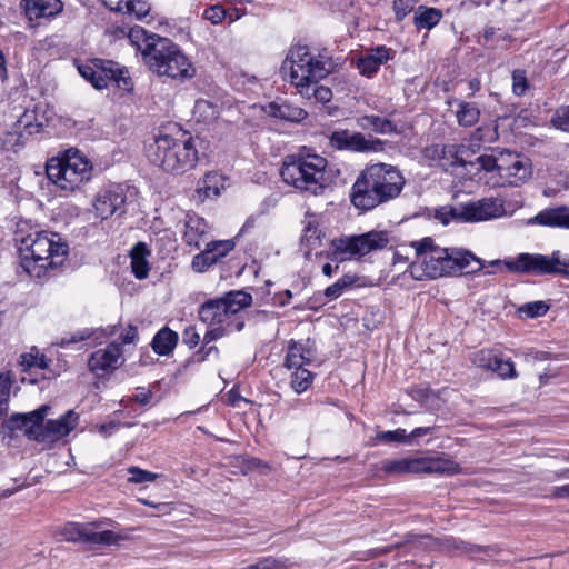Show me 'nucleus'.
I'll return each instance as SVG.
<instances>
[{
  "instance_id": "obj_34",
  "label": "nucleus",
  "mask_w": 569,
  "mask_h": 569,
  "mask_svg": "<svg viewBox=\"0 0 569 569\" xmlns=\"http://www.w3.org/2000/svg\"><path fill=\"white\" fill-rule=\"evenodd\" d=\"M381 469L388 475L417 473V458L387 460Z\"/></svg>"
},
{
  "instance_id": "obj_64",
  "label": "nucleus",
  "mask_w": 569,
  "mask_h": 569,
  "mask_svg": "<svg viewBox=\"0 0 569 569\" xmlns=\"http://www.w3.org/2000/svg\"><path fill=\"white\" fill-rule=\"evenodd\" d=\"M432 431V428L430 427H419V428H416L411 431L410 435H408V441L411 439V438H418V437H422V436H427L429 433H431Z\"/></svg>"
},
{
  "instance_id": "obj_33",
  "label": "nucleus",
  "mask_w": 569,
  "mask_h": 569,
  "mask_svg": "<svg viewBox=\"0 0 569 569\" xmlns=\"http://www.w3.org/2000/svg\"><path fill=\"white\" fill-rule=\"evenodd\" d=\"M360 277L352 273H346L339 278L335 283L327 287L323 291V296L329 300L339 298L346 290L358 284Z\"/></svg>"
},
{
  "instance_id": "obj_35",
  "label": "nucleus",
  "mask_w": 569,
  "mask_h": 569,
  "mask_svg": "<svg viewBox=\"0 0 569 569\" xmlns=\"http://www.w3.org/2000/svg\"><path fill=\"white\" fill-rule=\"evenodd\" d=\"M220 176L209 172L198 181L197 192L204 198L217 197L220 194Z\"/></svg>"
},
{
  "instance_id": "obj_7",
  "label": "nucleus",
  "mask_w": 569,
  "mask_h": 569,
  "mask_svg": "<svg viewBox=\"0 0 569 569\" xmlns=\"http://www.w3.org/2000/svg\"><path fill=\"white\" fill-rule=\"evenodd\" d=\"M327 159L316 153L287 156L280 176L289 186L313 196L321 194L328 187Z\"/></svg>"
},
{
  "instance_id": "obj_47",
  "label": "nucleus",
  "mask_w": 569,
  "mask_h": 569,
  "mask_svg": "<svg viewBox=\"0 0 569 569\" xmlns=\"http://www.w3.org/2000/svg\"><path fill=\"white\" fill-rule=\"evenodd\" d=\"M496 352L488 349H481L473 352L470 357L471 362L481 369L490 370Z\"/></svg>"
},
{
  "instance_id": "obj_32",
  "label": "nucleus",
  "mask_w": 569,
  "mask_h": 569,
  "mask_svg": "<svg viewBox=\"0 0 569 569\" xmlns=\"http://www.w3.org/2000/svg\"><path fill=\"white\" fill-rule=\"evenodd\" d=\"M456 117L460 126L472 127L479 121L480 110L473 102L459 101Z\"/></svg>"
},
{
  "instance_id": "obj_53",
  "label": "nucleus",
  "mask_w": 569,
  "mask_h": 569,
  "mask_svg": "<svg viewBox=\"0 0 569 569\" xmlns=\"http://www.w3.org/2000/svg\"><path fill=\"white\" fill-rule=\"evenodd\" d=\"M218 348L216 346H210L206 349L203 346L199 351L194 352L183 365V367H188L190 363H201L208 359L210 355L218 356Z\"/></svg>"
},
{
  "instance_id": "obj_38",
  "label": "nucleus",
  "mask_w": 569,
  "mask_h": 569,
  "mask_svg": "<svg viewBox=\"0 0 569 569\" xmlns=\"http://www.w3.org/2000/svg\"><path fill=\"white\" fill-rule=\"evenodd\" d=\"M490 371L496 372L501 379H512L518 376L511 359H503L498 353H496Z\"/></svg>"
},
{
  "instance_id": "obj_3",
  "label": "nucleus",
  "mask_w": 569,
  "mask_h": 569,
  "mask_svg": "<svg viewBox=\"0 0 569 569\" xmlns=\"http://www.w3.org/2000/svg\"><path fill=\"white\" fill-rule=\"evenodd\" d=\"M21 267L30 276L41 278L63 263L69 246L59 233L19 226L14 233Z\"/></svg>"
},
{
  "instance_id": "obj_16",
  "label": "nucleus",
  "mask_w": 569,
  "mask_h": 569,
  "mask_svg": "<svg viewBox=\"0 0 569 569\" xmlns=\"http://www.w3.org/2000/svg\"><path fill=\"white\" fill-rule=\"evenodd\" d=\"M122 362V348L119 342H110L106 348L91 353L88 368L97 376L116 370Z\"/></svg>"
},
{
  "instance_id": "obj_29",
  "label": "nucleus",
  "mask_w": 569,
  "mask_h": 569,
  "mask_svg": "<svg viewBox=\"0 0 569 569\" xmlns=\"http://www.w3.org/2000/svg\"><path fill=\"white\" fill-rule=\"evenodd\" d=\"M178 342V333L168 327L160 329L152 339L151 347L160 356L170 355Z\"/></svg>"
},
{
  "instance_id": "obj_61",
  "label": "nucleus",
  "mask_w": 569,
  "mask_h": 569,
  "mask_svg": "<svg viewBox=\"0 0 569 569\" xmlns=\"http://www.w3.org/2000/svg\"><path fill=\"white\" fill-rule=\"evenodd\" d=\"M550 497L555 499H569V483L553 487L550 491Z\"/></svg>"
},
{
  "instance_id": "obj_17",
  "label": "nucleus",
  "mask_w": 569,
  "mask_h": 569,
  "mask_svg": "<svg viewBox=\"0 0 569 569\" xmlns=\"http://www.w3.org/2000/svg\"><path fill=\"white\" fill-rule=\"evenodd\" d=\"M465 220L478 222L499 218L505 213L502 200L498 198H482L463 204Z\"/></svg>"
},
{
  "instance_id": "obj_37",
  "label": "nucleus",
  "mask_w": 569,
  "mask_h": 569,
  "mask_svg": "<svg viewBox=\"0 0 569 569\" xmlns=\"http://www.w3.org/2000/svg\"><path fill=\"white\" fill-rule=\"evenodd\" d=\"M463 204L459 207L443 206L435 210V218L447 226L450 221L467 222L462 212Z\"/></svg>"
},
{
  "instance_id": "obj_55",
  "label": "nucleus",
  "mask_w": 569,
  "mask_h": 569,
  "mask_svg": "<svg viewBox=\"0 0 569 569\" xmlns=\"http://www.w3.org/2000/svg\"><path fill=\"white\" fill-rule=\"evenodd\" d=\"M203 17L213 24L220 23L226 17V10L220 4H214L204 10Z\"/></svg>"
},
{
  "instance_id": "obj_45",
  "label": "nucleus",
  "mask_w": 569,
  "mask_h": 569,
  "mask_svg": "<svg viewBox=\"0 0 569 569\" xmlns=\"http://www.w3.org/2000/svg\"><path fill=\"white\" fill-rule=\"evenodd\" d=\"M214 263H217L216 256H212L206 247L204 250L193 257L192 269L197 272H204Z\"/></svg>"
},
{
  "instance_id": "obj_31",
  "label": "nucleus",
  "mask_w": 569,
  "mask_h": 569,
  "mask_svg": "<svg viewBox=\"0 0 569 569\" xmlns=\"http://www.w3.org/2000/svg\"><path fill=\"white\" fill-rule=\"evenodd\" d=\"M442 18V12L436 8H423L420 7L419 10L415 13V26L418 29H427L430 30L435 26H437Z\"/></svg>"
},
{
  "instance_id": "obj_54",
  "label": "nucleus",
  "mask_w": 569,
  "mask_h": 569,
  "mask_svg": "<svg viewBox=\"0 0 569 569\" xmlns=\"http://www.w3.org/2000/svg\"><path fill=\"white\" fill-rule=\"evenodd\" d=\"M392 8L397 20L401 21L408 13L413 10L415 3L412 0H393Z\"/></svg>"
},
{
  "instance_id": "obj_2",
  "label": "nucleus",
  "mask_w": 569,
  "mask_h": 569,
  "mask_svg": "<svg viewBox=\"0 0 569 569\" xmlns=\"http://www.w3.org/2000/svg\"><path fill=\"white\" fill-rule=\"evenodd\" d=\"M129 39L152 73L180 81L196 76V68L190 59L169 38L149 33L146 29L137 27L130 30Z\"/></svg>"
},
{
  "instance_id": "obj_36",
  "label": "nucleus",
  "mask_w": 569,
  "mask_h": 569,
  "mask_svg": "<svg viewBox=\"0 0 569 569\" xmlns=\"http://www.w3.org/2000/svg\"><path fill=\"white\" fill-rule=\"evenodd\" d=\"M37 110V107L33 110H26L20 117L18 122L23 129L22 134L32 136L42 131L44 123L42 118H38Z\"/></svg>"
},
{
  "instance_id": "obj_44",
  "label": "nucleus",
  "mask_w": 569,
  "mask_h": 569,
  "mask_svg": "<svg viewBox=\"0 0 569 569\" xmlns=\"http://www.w3.org/2000/svg\"><path fill=\"white\" fill-rule=\"evenodd\" d=\"M234 246L236 243L233 240H214L206 243V247L211 251V254L216 256L217 262L232 251Z\"/></svg>"
},
{
  "instance_id": "obj_5",
  "label": "nucleus",
  "mask_w": 569,
  "mask_h": 569,
  "mask_svg": "<svg viewBox=\"0 0 569 569\" xmlns=\"http://www.w3.org/2000/svg\"><path fill=\"white\" fill-rule=\"evenodd\" d=\"M50 407L40 406L29 413H13L2 422L9 431L24 430L28 439L40 443H51L68 436L78 425L79 416L70 409L58 419L44 421Z\"/></svg>"
},
{
  "instance_id": "obj_50",
  "label": "nucleus",
  "mask_w": 569,
  "mask_h": 569,
  "mask_svg": "<svg viewBox=\"0 0 569 569\" xmlns=\"http://www.w3.org/2000/svg\"><path fill=\"white\" fill-rule=\"evenodd\" d=\"M128 472L130 473L129 481L134 483L151 482L158 478L157 473L140 469L139 467H130Z\"/></svg>"
},
{
  "instance_id": "obj_52",
  "label": "nucleus",
  "mask_w": 569,
  "mask_h": 569,
  "mask_svg": "<svg viewBox=\"0 0 569 569\" xmlns=\"http://www.w3.org/2000/svg\"><path fill=\"white\" fill-rule=\"evenodd\" d=\"M528 88V81L526 78V72L523 70H515L512 72V92L521 97L525 94L526 90Z\"/></svg>"
},
{
  "instance_id": "obj_11",
  "label": "nucleus",
  "mask_w": 569,
  "mask_h": 569,
  "mask_svg": "<svg viewBox=\"0 0 569 569\" xmlns=\"http://www.w3.org/2000/svg\"><path fill=\"white\" fill-rule=\"evenodd\" d=\"M92 166L78 150H68L60 158H51L46 164L48 179L66 191H73L91 178Z\"/></svg>"
},
{
  "instance_id": "obj_59",
  "label": "nucleus",
  "mask_w": 569,
  "mask_h": 569,
  "mask_svg": "<svg viewBox=\"0 0 569 569\" xmlns=\"http://www.w3.org/2000/svg\"><path fill=\"white\" fill-rule=\"evenodd\" d=\"M89 337H90V333L88 331L77 332V333H73L70 338H62L61 341L59 342V345L61 347H67L71 343L83 341Z\"/></svg>"
},
{
  "instance_id": "obj_43",
  "label": "nucleus",
  "mask_w": 569,
  "mask_h": 569,
  "mask_svg": "<svg viewBox=\"0 0 569 569\" xmlns=\"http://www.w3.org/2000/svg\"><path fill=\"white\" fill-rule=\"evenodd\" d=\"M319 82L309 83L308 93H300L306 99H315L318 102L327 103L332 99V91L329 87L320 86Z\"/></svg>"
},
{
  "instance_id": "obj_57",
  "label": "nucleus",
  "mask_w": 569,
  "mask_h": 569,
  "mask_svg": "<svg viewBox=\"0 0 569 569\" xmlns=\"http://www.w3.org/2000/svg\"><path fill=\"white\" fill-rule=\"evenodd\" d=\"M182 340L184 345L192 349L199 343L200 336L194 327H188L183 331Z\"/></svg>"
},
{
  "instance_id": "obj_40",
  "label": "nucleus",
  "mask_w": 569,
  "mask_h": 569,
  "mask_svg": "<svg viewBox=\"0 0 569 569\" xmlns=\"http://www.w3.org/2000/svg\"><path fill=\"white\" fill-rule=\"evenodd\" d=\"M549 310V305L545 301H532L521 305L517 309L520 318L533 319L545 316Z\"/></svg>"
},
{
  "instance_id": "obj_1",
  "label": "nucleus",
  "mask_w": 569,
  "mask_h": 569,
  "mask_svg": "<svg viewBox=\"0 0 569 569\" xmlns=\"http://www.w3.org/2000/svg\"><path fill=\"white\" fill-rule=\"evenodd\" d=\"M411 247L415 248L416 259L408 272L416 280L436 279L462 271L473 273L485 268V262L473 253L457 248H441L430 237L411 242Z\"/></svg>"
},
{
  "instance_id": "obj_42",
  "label": "nucleus",
  "mask_w": 569,
  "mask_h": 569,
  "mask_svg": "<svg viewBox=\"0 0 569 569\" xmlns=\"http://www.w3.org/2000/svg\"><path fill=\"white\" fill-rule=\"evenodd\" d=\"M313 375L311 371L300 368L291 376V387L297 393L306 391L312 383Z\"/></svg>"
},
{
  "instance_id": "obj_20",
  "label": "nucleus",
  "mask_w": 569,
  "mask_h": 569,
  "mask_svg": "<svg viewBox=\"0 0 569 569\" xmlns=\"http://www.w3.org/2000/svg\"><path fill=\"white\" fill-rule=\"evenodd\" d=\"M389 59V50L385 46H378L357 58L355 64L361 76L372 78Z\"/></svg>"
},
{
  "instance_id": "obj_9",
  "label": "nucleus",
  "mask_w": 569,
  "mask_h": 569,
  "mask_svg": "<svg viewBox=\"0 0 569 569\" xmlns=\"http://www.w3.org/2000/svg\"><path fill=\"white\" fill-rule=\"evenodd\" d=\"M251 303L252 297L250 293L243 290L229 291L222 297L202 303L198 310V316L202 322L209 326L219 325L227 329L241 331L244 321L239 312Z\"/></svg>"
},
{
  "instance_id": "obj_18",
  "label": "nucleus",
  "mask_w": 569,
  "mask_h": 569,
  "mask_svg": "<svg viewBox=\"0 0 569 569\" xmlns=\"http://www.w3.org/2000/svg\"><path fill=\"white\" fill-rule=\"evenodd\" d=\"M31 27L41 24L40 20H51L63 10L61 0H22Z\"/></svg>"
},
{
  "instance_id": "obj_63",
  "label": "nucleus",
  "mask_w": 569,
  "mask_h": 569,
  "mask_svg": "<svg viewBox=\"0 0 569 569\" xmlns=\"http://www.w3.org/2000/svg\"><path fill=\"white\" fill-rule=\"evenodd\" d=\"M102 3L111 11L123 12L126 0H101Z\"/></svg>"
},
{
  "instance_id": "obj_27",
  "label": "nucleus",
  "mask_w": 569,
  "mask_h": 569,
  "mask_svg": "<svg viewBox=\"0 0 569 569\" xmlns=\"http://www.w3.org/2000/svg\"><path fill=\"white\" fill-rule=\"evenodd\" d=\"M530 176V168L526 160L517 154L507 153L506 168L501 170L500 177L513 178L511 183L523 182Z\"/></svg>"
},
{
  "instance_id": "obj_56",
  "label": "nucleus",
  "mask_w": 569,
  "mask_h": 569,
  "mask_svg": "<svg viewBox=\"0 0 569 569\" xmlns=\"http://www.w3.org/2000/svg\"><path fill=\"white\" fill-rule=\"evenodd\" d=\"M234 331L233 329H227L226 327L216 325L212 329L208 330L203 336V345L207 346L210 342L223 337L226 333Z\"/></svg>"
},
{
  "instance_id": "obj_58",
  "label": "nucleus",
  "mask_w": 569,
  "mask_h": 569,
  "mask_svg": "<svg viewBox=\"0 0 569 569\" xmlns=\"http://www.w3.org/2000/svg\"><path fill=\"white\" fill-rule=\"evenodd\" d=\"M14 380V376L11 371L0 373V391L10 395V388Z\"/></svg>"
},
{
  "instance_id": "obj_10",
  "label": "nucleus",
  "mask_w": 569,
  "mask_h": 569,
  "mask_svg": "<svg viewBox=\"0 0 569 569\" xmlns=\"http://www.w3.org/2000/svg\"><path fill=\"white\" fill-rule=\"evenodd\" d=\"M505 267L510 272L532 274V276H561L569 278V254L559 250L551 254L540 253H519L510 260H493L489 262L491 268Z\"/></svg>"
},
{
  "instance_id": "obj_23",
  "label": "nucleus",
  "mask_w": 569,
  "mask_h": 569,
  "mask_svg": "<svg viewBox=\"0 0 569 569\" xmlns=\"http://www.w3.org/2000/svg\"><path fill=\"white\" fill-rule=\"evenodd\" d=\"M98 73L101 76L107 83V87L111 81L116 82L119 88L124 90H129L131 87L130 77L126 76L124 71L119 67V64L111 60L103 59H94Z\"/></svg>"
},
{
  "instance_id": "obj_19",
  "label": "nucleus",
  "mask_w": 569,
  "mask_h": 569,
  "mask_svg": "<svg viewBox=\"0 0 569 569\" xmlns=\"http://www.w3.org/2000/svg\"><path fill=\"white\" fill-rule=\"evenodd\" d=\"M466 151L463 146L457 144H436L426 149V156L430 159L438 160L439 166L448 171L453 167H466L467 162L462 158Z\"/></svg>"
},
{
  "instance_id": "obj_28",
  "label": "nucleus",
  "mask_w": 569,
  "mask_h": 569,
  "mask_svg": "<svg viewBox=\"0 0 569 569\" xmlns=\"http://www.w3.org/2000/svg\"><path fill=\"white\" fill-rule=\"evenodd\" d=\"M150 254V250L144 242H138L133 246L130 251L131 258V270L137 279H146L150 271V266L147 257Z\"/></svg>"
},
{
  "instance_id": "obj_49",
  "label": "nucleus",
  "mask_w": 569,
  "mask_h": 569,
  "mask_svg": "<svg viewBox=\"0 0 569 569\" xmlns=\"http://www.w3.org/2000/svg\"><path fill=\"white\" fill-rule=\"evenodd\" d=\"M377 440L386 443L390 442H409L408 435L405 429L398 428L392 431H381L377 435Z\"/></svg>"
},
{
  "instance_id": "obj_60",
  "label": "nucleus",
  "mask_w": 569,
  "mask_h": 569,
  "mask_svg": "<svg viewBox=\"0 0 569 569\" xmlns=\"http://www.w3.org/2000/svg\"><path fill=\"white\" fill-rule=\"evenodd\" d=\"M138 337V330L134 326L128 328L120 335L122 343H133Z\"/></svg>"
},
{
  "instance_id": "obj_8",
  "label": "nucleus",
  "mask_w": 569,
  "mask_h": 569,
  "mask_svg": "<svg viewBox=\"0 0 569 569\" xmlns=\"http://www.w3.org/2000/svg\"><path fill=\"white\" fill-rule=\"evenodd\" d=\"M149 161L167 172L181 174L191 170L198 161L194 139L182 134V139L169 134L157 137L147 147Z\"/></svg>"
},
{
  "instance_id": "obj_4",
  "label": "nucleus",
  "mask_w": 569,
  "mask_h": 569,
  "mask_svg": "<svg viewBox=\"0 0 569 569\" xmlns=\"http://www.w3.org/2000/svg\"><path fill=\"white\" fill-rule=\"evenodd\" d=\"M406 184L401 171L392 164H367L357 176L350 192L356 209L367 212L397 199Z\"/></svg>"
},
{
  "instance_id": "obj_22",
  "label": "nucleus",
  "mask_w": 569,
  "mask_h": 569,
  "mask_svg": "<svg viewBox=\"0 0 569 569\" xmlns=\"http://www.w3.org/2000/svg\"><path fill=\"white\" fill-rule=\"evenodd\" d=\"M529 223L569 230V206L543 209L531 218Z\"/></svg>"
},
{
  "instance_id": "obj_15",
  "label": "nucleus",
  "mask_w": 569,
  "mask_h": 569,
  "mask_svg": "<svg viewBox=\"0 0 569 569\" xmlns=\"http://www.w3.org/2000/svg\"><path fill=\"white\" fill-rule=\"evenodd\" d=\"M329 144L336 150L358 153L380 152L385 143L380 139L366 138L361 132L335 130L329 137Z\"/></svg>"
},
{
  "instance_id": "obj_6",
  "label": "nucleus",
  "mask_w": 569,
  "mask_h": 569,
  "mask_svg": "<svg viewBox=\"0 0 569 569\" xmlns=\"http://www.w3.org/2000/svg\"><path fill=\"white\" fill-rule=\"evenodd\" d=\"M335 69V62L327 49L312 50L307 46L290 49L281 66L299 93H308L309 83L319 82Z\"/></svg>"
},
{
  "instance_id": "obj_41",
  "label": "nucleus",
  "mask_w": 569,
  "mask_h": 569,
  "mask_svg": "<svg viewBox=\"0 0 569 569\" xmlns=\"http://www.w3.org/2000/svg\"><path fill=\"white\" fill-rule=\"evenodd\" d=\"M480 168L487 172L497 171L501 174V170L506 168V157L501 154L497 158L495 154H481L476 159Z\"/></svg>"
},
{
  "instance_id": "obj_12",
  "label": "nucleus",
  "mask_w": 569,
  "mask_h": 569,
  "mask_svg": "<svg viewBox=\"0 0 569 569\" xmlns=\"http://www.w3.org/2000/svg\"><path fill=\"white\" fill-rule=\"evenodd\" d=\"M103 520L91 522H67L59 531L62 540L68 542L82 543L87 546H112L118 545L124 539V536L112 530H101Z\"/></svg>"
},
{
  "instance_id": "obj_39",
  "label": "nucleus",
  "mask_w": 569,
  "mask_h": 569,
  "mask_svg": "<svg viewBox=\"0 0 569 569\" xmlns=\"http://www.w3.org/2000/svg\"><path fill=\"white\" fill-rule=\"evenodd\" d=\"M78 71L81 77L88 80L96 89L107 88V83L103 78L98 73V67L94 59L88 63L78 66Z\"/></svg>"
},
{
  "instance_id": "obj_48",
  "label": "nucleus",
  "mask_w": 569,
  "mask_h": 569,
  "mask_svg": "<svg viewBox=\"0 0 569 569\" xmlns=\"http://www.w3.org/2000/svg\"><path fill=\"white\" fill-rule=\"evenodd\" d=\"M250 569H287V559H277L271 556L259 558Z\"/></svg>"
},
{
  "instance_id": "obj_30",
  "label": "nucleus",
  "mask_w": 569,
  "mask_h": 569,
  "mask_svg": "<svg viewBox=\"0 0 569 569\" xmlns=\"http://www.w3.org/2000/svg\"><path fill=\"white\" fill-rule=\"evenodd\" d=\"M358 126L363 130H372L376 133L388 134L397 132V127L392 121L379 116H363L358 118Z\"/></svg>"
},
{
  "instance_id": "obj_21",
  "label": "nucleus",
  "mask_w": 569,
  "mask_h": 569,
  "mask_svg": "<svg viewBox=\"0 0 569 569\" xmlns=\"http://www.w3.org/2000/svg\"><path fill=\"white\" fill-rule=\"evenodd\" d=\"M315 357V343L310 339L291 341L288 346L284 366L288 369H300L312 361Z\"/></svg>"
},
{
  "instance_id": "obj_24",
  "label": "nucleus",
  "mask_w": 569,
  "mask_h": 569,
  "mask_svg": "<svg viewBox=\"0 0 569 569\" xmlns=\"http://www.w3.org/2000/svg\"><path fill=\"white\" fill-rule=\"evenodd\" d=\"M264 110L272 118L290 122H300L308 116L306 110L287 101H272Z\"/></svg>"
},
{
  "instance_id": "obj_51",
  "label": "nucleus",
  "mask_w": 569,
  "mask_h": 569,
  "mask_svg": "<svg viewBox=\"0 0 569 569\" xmlns=\"http://www.w3.org/2000/svg\"><path fill=\"white\" fill-rule=\"evenodd\" d=\"M555 128L569 132V106L560 108L551 118Z\"/></svg>"
},
{
  "instance_id": "obj_26",
  "label": "nucleus",
  "mask_w": 569,
  "mask_h": 569,
  "mask_svg": "<svg viewBox=\"0 0 569 569\" xmlns=\"http://www.w3.org/2000/svg\"><path fill=\"white\" fill-rule=\"evenodd\" d=\"M460 467L452 460L445 458H417V473L456 475Z\"/></svg>"
},
{
  "instance_id": "obj_46",
  "label": "nucleus",
  "mask_w": 569,
  "mask_h": 569,
  "mask_svg": "<svg viewBox=\"0 0 569 569\" xmlns=\"http://www.w3.org/2000/svg\"><path fill=\"white\" fill-rule=\"evenodd\" d=\"M150 11V4L146 0H126L123 12L134 14L138 19L144 18Z\"/></svg>"
},
{
  "instance_id": "obj_62",
  "label": "nucleus",
  "mask_w": 569,
  "mask_h": 569,
  "mask_svg": "<svg viewBox=\"0 0 569 569\" xmlns=\"http://www.w3.org/2000/svg\"><path fill=\"white\" fill-rule=\"evenodd\" d=\"M20 358V366L23 368V370H29L30 368L34 367L36 362L38 361V356L32 353L21 355Z\"/></svg>"
},
{
  "instance_id": "obj_25",
  "label": "nucleus",
  "mask_w": 569,
  "mask_h": 569,
  "mask_svg": "<svg viewBox=\"0 0 569 569\" xmlns=\"http://www.w3.org/2000/svg\"><path fill=\"white\" fill-rule=\"evenodd\" d=\"M208 238V224L200 217L188 216L184 224L183 240L187 246L199 249Z\"/></svg>"
},
{
  "instance_id": "obj_13",
  "label": "nucleus",
  "mask_w": 569,
  "mask_h": 569,
  "mask_svg": "<svg viewBox=\"0 0 569 569\" xmlns=\"http://www.w3.org/2000/svg\"><path fill=\"white\" fill-rule=\"evenodd\" d=\"M129 192L130 187L121 183H110L100 188L92 201L96 218L104 221L112 217H123L127 213Z\"/></svg>"
},
{
  "instance_id": "obj_14",
  "label": "nucleus",
  "mask_w": 569,
  "mask_h": 569,
  "mask_svg": "<svg viewBox=\"0 0 569 569\" xmlns=\"http://www.w3.org/2000/svg\"><path fill=\"white\" fill-rule=\"evenodd\" d=\"M390 242L386 230H371L361 234L340 238L333 242L337 253L366 256L372 251L387 248Z\"/></svg>"
}]
</instances>
